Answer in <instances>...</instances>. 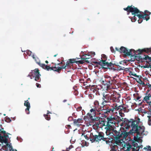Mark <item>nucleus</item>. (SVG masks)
Here are the masks:
<instances>
[{"label":"nucleus","mask_w":151,"mask_h":151,"mask_svg":"<svg viewBox=\"0 0 151 151\" xmlns=\"http://www.w3.org/2000/svg\"><path fill=\"white\" fill-rule=\"evenodd\" d=\"M106 124L108 125H111L114 126L115 124L116 120V118L114 117H112L111 116L108 117L107 118Z\"/></svg>","instance_id":"nucleus-13"},{"label":"nucleus","mask_w":151,"mask_h":151,"mask_svg":"<svg viewBox=\"0 0 151 151\" xmlns=\"http://www.w3.org/2000/svg\"><path fill=\"white\" fill-rule=\"evenodd\" d=\"M91 58V57L86 58V56H83L81 58V60L78 61H76V63L78 64H83L85 62L87 63H89V61L86 60L87 59H89Z\"/></svg>","instance_id":"nucleus-18"},{"label":"nucleus","mask_w":151,"mask_h":151,"mask_svg":"<svg viewBox=\"0 0 151 151\" xmlns=\"http://www.w3.org/2000/svg\"><path fill=\"white\" fill-rule=\"evenodd\" d=\"M101 57L102 58L104 59V60L102 59L101 61H102V60H105V61H106V60H107V57L106 56V55L104 54H103L101 55ZM101 59H102L101 58Z\"/></svg>","instance_id":"nucleus-46"},{"label":"nucleus","mask_w":151,"mask_h":151,"mask_svg":"<svg viewBox=\"0 0 151 151\" xmlns=\"http://www.w3.org/2000/svg\"><path fill=\"white\" fill-rule=\"evenodd\" d=\"M151 97V94H150V93L149 94H148V96H146L143 99V100L145 101L147 103H151V101H150L149 102V100L150 99V98Z\"/></svg>","instance_id":"nucleus-29"},{"label":"nucleus","mask_w":151,"mask_h":151,"mask_svg":"<svg viewBox=\"0 0 151 151\" xmlns=\"http://www.w3.org/2000/svg\"><path fill=\"white\" fill-rule=\"evenodd\" d=\"M101 122V123L99 125V127H98V128H102L104 126H106V125H105L106 122L105 120H104V119H102Z\"/></svg>","instance_id":"nucleus-34"},{"label":"nucleus","mask_w":151,"mask_h":151,"mask_svg":"<svg viewBox=\"0 0 151 151\" xmlns=\"http://www.w3.org/2000/svg\"><path fill=\"white\" fill-rule=\"evenodd\" d=\"M120 130L118 131L116 130V128H115L113 129V131L112 133H110V136H111L114 139H120L121 138V132Z\"/></svg>","instance_id":"nucleus-7"},{"label":"nucleus","mask_w":151,"mask_h":151,"mask_svg":"<svg viewBox=\"0 0 151 151\" xmlns=\"http://www.w3.org/2000/svg\"><path fill=\"white\" fill-rule=\"evenodd\" d=\"M103 138V133L101 132L98 133L97 134H93V133L90 134V140L92 142H100Z\"/></svg>","instance_id":"nucleus-3"},{"label":"nucleus","mask_w":151,"mask_h":151,"mask_svg":"<svg viewBox=\"0 0 151 151\" xmlns=\"http://www.w3.org/2000/svg\"><path fill=\"white\" fill-rule=\"evenodd\" d=\"M147 117L148 118V124L150 126L151 125V117L150 116H148Z\"/></svg>","instance_id":"nucleus-48"},{"label":"nucleus","mask_w":151,"mask_h":151,"mask_svg":"<svg viewBox=\"0 0 151 151\" xmlns=\"http://www.w3.org/2000/svg\"><path fill=\"white\" fill-rule=\"evenodd\" d=\"M137 110L139 112V113H144L145 114H146L147 113V112L146 111H145L143 109H142L141 108H139L137 110Z\"/></svg>","instance_id":"nucleus-42"},{"label":"nucleus","mask_w":151,"mask_h":151,"mask_svg":"<svg viewBox=\"0 0 151 151\" xmlns=\"http://www.w3.org/2000/svg\"><path fill=\"white\" fill-rule=\"evenodd\" d=\"M114 126L110 125H108L106 124V127L105 129H106V133L107 135H109L110 136V133H112L113 131V129L115 128H114Z\"/></svg>","instance_id":"nucleus-16"},{"label":"nucleus","mask_w":151,"mask_h":151,"mask_svg":"<svg viewBox=\"0 0 151 151\" xmlns=\"http://www.w3.org/2000/svg\"><path fill=\"white\" fill-rule=\"evenodd\" d=\"M118 106L117 104L116 103H114L111 106L112 109H113L114 112L115 111Z\"/></svg>","instance_id":"nucleus-37"},{"label":"nucleus","mask_w":151,"mask_h":151,"mask_svg":"<svg viewBox=\"0 0 151 151\" xmlns=\"http://www.w3.org/2000/svg\"><path fill=\"white\" fill-rule=\"evenodd\" d=\"M147 148L145 147L144 148L145 150L147 151H151V147L150 146H147Z\"/></svg>","instance_id":"nucleus-45"},{"label":"nucleus","mask_w":151,"mask_h":151,"mask_svg":"<svg viewBox=\"0 0 151 151\" xmlns=\"http://www.w3.org/2000/svg\"><path fill=\"white\" fill-rule=\"evenodd\" d=\"M121 108H122V105H119V106H118L115 111H119V112L120 111V112H121Z\"/></svg>","instance_id":"nucleus-40"},{"label":"nucleus","mask_w":151,"mask_h":151,"mask_svg":"<svg viewBox=\"0 0 151 151\" xmlns=\"http://www.w3.org/2000/svg\"><path fill=\"white\" fill-rule=\"evenodd\" d=\"M82 108L81 106H79L77 108V110L78 111H80L82 110Z\"/></svg>","instance_id":"nucleus-58"},{"label":"nucleus","mask_w":151,"mask_h":151,"mask_svg":"<svg viewBox=\"0 0 151 151\" xmlns=\"http://www.w3.org/2000/svg\"><path fill=\"white\" fill-rule=\"evenodd\" d=\"M73 120V117L72 116H70L68 119V120L69 121H71Z\"/></svg>","instance_id":"nucleus-61"},{"label":"nucleus","mask_w":151,"mask_h":151,"mask_svg":"<svg viewBox=\"0 0 151 151\" xmlns=\"http://www.w3.org/2000/svg\"><path fill=\"white\" fill-rule=\"evenodd\" d=\"M106 109H104V107L103 108V110L101 111L104 112L105 114V115H111L112 114H113L114 112L113 111V109H112L111 108L108 107L106 108Z\"/></svg>","instance_id":"nucleus-17"},{"label":"nucleus","mask_w":151,"mask_h":151,"mask_svg":"<svg viewBox=\"0 0 151 151\" xmlns=\"http://www.w3.org/2000/svg\"><path fill=\"white\" fill-rule=\"evenodd\" d=\"M138 136L139 135H137V136L134 137V139L135 141L137 142L138 143H141L142 142V139L139 137H138Z\"/></svg>","instance_id":"nucleus-30"},{"label":"nucleus","mask_w":151,"mask_h":151,"mask_svg":"<svg viewBox=\"0 0 151 151\" xmlns=\"http://www.w3.org/2000/svg\"><path fill=\"white\" fill-rule=\"evenodd\" d=\"M115 143L117 145H119V143H121V139H115Z\"/></svg>","instance_id":"nucleus-44"},{"label":"nucleus","mask_w":151,"mask_h":151,"mask_svg":"<svg viewBox=\"0 0 151 151\" xmlns=\"http://www.w3.org/2000/svg\"><path fill=\"white\" fill-rule=\"evenodd\" d=\"M24 106L27 107V108L25 109V111L27 114L29 113V109L30 107V103L28 101V100L25 101L24 104Z\"/></svg>","instance_id":"nucleus-24"},{"label":"nucleus","mask_w":151,"mask_h":151,"mask_svg":"<svg viewBox=\"0 0 151 151\" xmlns=\"http://www.w3.org/2000/svg\"><path fill=\"white\" fill-rule=\"evenodd\" d=\"M107 139L106 138H104V134L103 133V138L101 140H103L104 141H106V143L107 144L109 142V140H107Z\"/></svg>","instance_id":"nucleus-53"},{"label":"nucleus","mask_w":151,"mask_h":151,"mask_svg":"<svg viewBox=\"0 0 151 151\" xmlns=\"http://www.w3.org/2000/svg\"><path fill=\"white\" fill-rule=\"evenodd\" d=\"M145 12L144 14H139V15H138V18L139 19L143 18V19H145L146 21H147L150 19L149 15L151 14V13L147 10L145 11Z\"/></svg>","instance_id":"nucleus-14"},{"label":"nucleus","mask_w":151,"mask_h":151,"mask_svg":"<svg viewBox=\"0 0 151 151\" xmlns=\"http://www.w3.org/2000/svg\"><path fill=\"white\" fill-rule=\"evenodd\" d=\"M40 66L42 67L43 68L45 69V65L44 64H42L40 63V62L38 64Z\"/></svg>","instance_id":"nucleus-50"},{"label":"nucleus","mask_w":151,"mask_h":151,"mask_svg":"<svg viewBox=\"0 0 151 151\" xmlns=\"http://www.w3.org/2000/svg\"><path fill=\"white\" fill-rule=\"evenodd\" d=\"M101 99L103 100L101 104L104 106L108 103L111 102V95L109 94H104Z\"/></svg>","instance_id":"nucleus-8"},{"label":"nucleus","mask_w":151,"mask_h":151,"mask_svg":"<svg viewBox=\"0 0 151 151\" xmlns=\"http://www.w3.org/2000/svg\"><path fill=\"white\" fill-rule=\"evenodd\" d=\"M105 79L104 80L103 78H102V81L104 84L105 83L107 85V88H109L111 87V86L112 85V81L113 78L111 77L108 75H105L104 76Z\"/></svg>","instance_id":"nucleus-6"},{"label":"nucleus","mask_w":151,"mask_h":151,"mask_svg":"<svg viewBox=\"0 0 151 151\" xmlns=\"http://www.w3.org/2000/svg\"><path fill=\"white\" fill-rule=\"evenodd\" d=\"M54 68L55 69V70H54V71H56L59 73L60 72L62 69H67L65 65V63H64V65H62L61 67H56V66H55Z\"/></svg>","instance_id":"nucleus-25"},{"label":"nucleus","mask_w":151,"mask_h":151,"mask_svg":"<svg viewBox=\"0 0 151 151\" xmlns=\"http://www.w3.org/2000/svg\"><path fill=\"white\" fill-rule=\"evenodd\" d=\"M111 101L113 102H119L120 101L119 98L121 97L120 95L116 92H114L111 95Z\"/></svg>","instance_id":"nucleus-11"},{"label":"nucleus","mask_w":151,"mask_h":151,"mask_svg":"<svg viewBox=\"0 0 151 151\" xmlns=\"http://www.w3.org/2000/svg\"><path fill=\"white\" fill-rule=\"evenodd\" d=\"M83 120L79 118L77 119H75L73 120V123L76 125H78L79 123L83 122Z\"/></svg>","instance_id":"nucleus-27"},{"label":"nucleus","mask_w":151,"mask_h":151,"mask_svg":"<svg viewBox=\"0 0 151 151\" xmlns=\"http://www.w3.org/2000/svg\"><path fill=\"white\" fill-rule=\"evenodd\" d=\"M130 68H124V71H126V72H130Z\"/></svg>","instance_id":"nucleus-57"},{"label":"nucleus","mask_w":151,"mask_h":151,"mask_svg":"<svg viewBox=\"0 0 151 151\" xmlns=\"http://www.w3.org/2000/svg\"><path fill=\"white\" fill-rule=\"evenodd\" d=\"M88 97L90 99H93L94 98V95L92 94H90L89 95Z\"/></svg>","instance_id":"nucleus-55"},{"label":"nucleus","mask_w":151,"mask_h":151,"mask_svg":"<svg viewBox=\"0 0 151 151\" xmlns=\"http://www.w3.org/2000/svg\"><path fill=\"white\" fill-rule=\"evenodd\" d=\"M110 50H111V52H112L114 53L115 52V51L114 50L113 47H110Z\"/></svg>","instance_id":"nucleus-60"},{"label":"nucleus","mask_w":151,"mask_h":151,"mask_svg":"<svg viewBox=\"0 0 151 151\" xmlns=\"http://www.w3.org/2000/svg\"><path fill=\"white\" fill-rule=\"evenodd\" d=\"M123 149L124 151H139L138 149H135L129 144L124 145Z\"/></svg>","instance_id":"nucleus-15"},{"label":"nucleus","mask_w":151,"mask_h":151,"mask_svg":"<svg viewBox=\"0 0 151 151\" xmlns=\"http://www.w3.org/2000/svg\"><path fill=\"white\" fill-rule=\"evenodd\" d=\"M136 51L134 50V52L133 51H131V53L133 54V56L132 57L134 56L135 57H136L137 55V54H136Z\"/></svg>","instance_id":"nucleus-52"},{"label":"nucleus","mask_w":151,"mask_h":151,"mask_svg":"<svg viewBox=\"0 0 151 151\" xmlns=\"http://www.w3.org/2000/svg\"><path fill=\"white\" fill-rule=\"evenodd\" d=\"M84 80L83 79H80L79 80V81L81 83H83L84 82Z\"/></svg>","instance_id":"nucleus-64"},{"label":"nucleus","mask_w":151,"mask_h":151,"mask_svg":"<svg viewBox=\"0 0 151 151\" xmlns=\"http://www.w3.org/2000/svg\"><path fill=\"white\" fill-rule=\"evenodd\" d=\"M76 60L75 59H70L68 61L65 65L67 69L71 68V64L73 63H76Z\"/></svg>","instance_id":"nucleus-20"},{"label":"nucleus","mask_w":151,"mask_h":151,"mask_svg":"<svg viewBox=\"0 0 151 151\" xmlns=\"http://www.w3.org/2000/svg\"><path fill=\"white\" fill-rule=\"evenodd\" d=\"M39 70L38 68H36L34 70L32 71L31 74L33 78H35V80L36 81H39L40 78V74L39 72Z\"/></svg>","instance_id":"nucleus-12"},{"label":"nucleus","mask_w":151,"mask_h":151,"mask_svg":"<svg viewBox=\"0 0 151 151\" xmlns=\"http://www.w3.org/2000/svg\"><path fill=\"white\" fill-rule=\"evenodd\" d=\"M144 68H150L151 69V65H147L144 66Z\"/></svg>","instance_id":"nucleus-54"},{"label":"nucleus","mask_w":151,"mask_h":151,"mask_svg":"<svg viewBox=\"0 0 151 151\" xmlns=\"http://www.w3.org/2000/svg\"><path fill=\"white\" fill-rule=\"evenodd\" d=\"M120 53H123L124 55L126 56H133V54L131 53V51H134V49H131L129 50V52L127 48L123 46H122L120 48Z\"/></svg>","instance_id":"nucleus-9"},{"label":"nucleus","mask_w":151,"mask_h":151,"mask_svg":"<svg viewBox=\"0 0 151 151\" xmlns=\"http://www.w3.org/2000/svg\"><path fill=\"white\" fill-rule=\"evenodd\" d=\"M101 111H99V110L96 108L94 107L93 108L91 109L90 110V113H88L87 114V115L88 116H90V114H91V115H95V113L96 112H100Z\"/></svg>","instance_id":"nucleus-22"},{"label":"nucleus","mask_w":151,"mask_h":151,"mask_svg":"<svg viewBox=\"0 0 151 151\" xmlns=\"http://www.w3.org/2000/svg\"><path fill=\"white\" fill-rule=\"evenodd\" d=\"M118 68H117V70H124V67H121V66H120L119 65H118Z\"/></svg>","instance_id":"nucleus-51"},{"label":"nucleus","mask_w":151,"mask_h":151,"mask_svg":"<svg viewBox=\"0 0 151 151\" xmlns=\"http://www.w3.org/2000/svg\"><path fill=\"white\" fill-rule=\"evenodd\" d=\"M83 135L84 137L86 139H87L88 140V137L87 135H84V134L83 133L82 134V136Z\"/></svg>","instance_id":"nucleus-62"},{"label":"nucleus","mask_w":151,"mask_h":151,"mask_svg":"<svg viewBox=\"0 0 151 151\" xmlns=\"http://www.w3.org/2000/svg\"><path fill=\"white\" fill-rule=\"evenodd\" d=\"M5 121L7 122H10L11 121V120L9 118L6 117L5 118Z\"/></svg>","instance_id":"nucleus-49"},{"label":"nucleus","mask_w":151,"mask_h":151,"mask_svg":"<svg viewBox=\"0 0 151 151\" xmlns=\"http://www.w3.org/2000/svg\"><path fill=\"white\" fill-rule=\"evenodd\" d=\"M124 10L127 11L128 15L129 14L130 12H131L132 15L136 16L138 17V15L140 13L139 10L137 8L135 7L133 5L128 6L127 8H124Z\"/></svg>","instance_id":"nucleus-2"},{"label":"nucleus","mask_w":151,"mask_h":151,"mask_svg":"<svg viewBox=\"0 0 151 151\" xmlns=\"http://www.w3.org/2000/svg\"><path fill=\"white\" fill-rule=\"evenodd\" d=\"M89 118L90 119L91 122L93 123H95L97 121L100 119V117L96 116L95 115L91 116V114H90V116H89Z\"/></svg>","instance_id":"nucleus-23"},{"label":"nucleus","mask_w":151,"mask_h":151,"mask_svg":"<svg viewBox=\"0 0 151 151\" xmlns=\"http://www.w3.org/2000/svg\"><path fill=\"white\" fill-rule=\"evenodd\" d=\"M122 108H121V112H127V108L126 107H124L122 105Z\"/></svg>","instance_id":"nucleus-39"},{"label":"nucleus","mask_w":151,"mask_h":151,"mask_svg":"<svg viewBox=\"0 0 151 151\" xmlns=\"http://www.w3.org/2000/svg\"><path fill=\"white\" fill-rule=\"evenodd\" d=\"M139 58L141 60H148L149 62H151V57H149L147 55H144L143 57L140 56L139 57Z\"/></svg>","instance_id":"nucleus-26"},{"label":"nucleus","mask_w":151,"mask_h":151,"mask_svg":"<svg viewBox=\"0 0 151 151\" xmlns=\"http://www.w3.org/2000/svg\"><path fill=\"white\" fill-rule=\"evenodd\" d=\"M54 67H50L49 66L46 65L45 67V69H46L47 70H52L54 71V70H55L54 68Z\"/></svg>","instance_id":"nucleus-36"},{"label":"nucleus","mask_w":151,"mask_h":151,"mask_svg":"<svg viewBox=\"0 0 151 151\" xmlns=\"http://www.w3.org/2000/svg\"><path fill=\"white\" fill-rule=\"evenodd\" d=\"M94 63L97 66L98 65H101L102 66L101 68L104 69H107L108 68L109 69H112V66L114 67V64L110 62L109 63L105 61V60H102L101 61L99 62H94Z\"/></svg>","instance_id":"nucleus-5"},{"label":"nucleus","mask_w":151,"mask_h":151,"mask_svg":"<svg viewBox=\"0 0 151 151\" xmlns=\"http://www.w3.org/2000/svg\"><path fill=\"white\" fill-rule=\"evenodd\" d=\"M137 95H138V94H134L133 95V96L134 97V98H135L136 99V101L139 100L141 97V96L140 97L139 96H137V97L136 96Z\"/></svg>","instance_id":"nucleus-47"},{"label":"nucleus","mask_w":151,"mask_h":151,"mask_svg":"<svg viewBox=\"0 0 151 151\" xmlns=\"http://www.w3.org/2000/svg\"><path fill=\"white\" fill-rule=\"evenodd\" d=\"M124 122L125 128L128 129L131 127L132 129L129 132H127L123 129V131H121V138H125L129 134L133 135V133H136L137 135L139 136L146 135L145 133V127L140 124L141 122L139 118L130 119L129 120H125Z\"/></svg>","instance_id":"nucleus-1"},{"label":"nucleus","mask_w":151,"mask_h":151,"mask_svg":"<svg viewBox=\"0 0 151 151\" xmlns=\"http://www.w3.org/2000/svg\"><path fill=\"white\" fill-rule=\"evenodd\" d=\"M148 110L149 111H147V113L148 114V113H150V112L151 111V106H150V108L149 107L148 108Z\"/></svg>","instance_id":"nucleus-63"},{"label":"nucleus","mask_w":151,"mask_h":151,"mask_svg":"<svg viewBox=\"0 0 151 151\" xmlns=\"http://www.w3.org/2000/svg\"><path fill=\"white\" fill-rule=\"evenodd\" d=\"M137 51H139L138 53L141 54L142 53L145 52L147 53H149L151 52V47L150 48H145L142 49H139Z\"/></svg>","instance_id":"nucleus-21"},{"label":"nucleus","mask_w":151,"mask_h":151,"mask_svg":"<svg viewBox=\"0 0 151 151\" xmlns=\"http://www.w3.org/2000/svg\"><path fill=\"white\" fill-rule=\"evenodd\" d=\"M6 133L5 131H2L0 129V141L1 142L7 143V138L8 137V136L5 135Z\"/></svg>","instance_id":"nucleus-10"},{"label":"nucleus","mask_w":151,"mask_h":151,"mask_svg":"<svg viewBox=\"0 0 151 151\" xmlns=\"http://www.w3.org/2000/svg\"><path fill=\"white\" fill-rule=\"evenodd\" d=\"M7 150L9 151H17L16 150H14L13 149L12 146L10 145L7 144L6 147Z\"/></svg>","instance_id":"nucleus-28"},{"label":"nucleus","mask_w":151,"mask_h":151,"mask_svg":"<svg viewBox=\"0 0 151 151\" xmlns=\"http://www.w3.org/2000/svg\"><path fill=\"white\" fill-rule=\"evenodd\" d=\"M94 63L97 66L98 65H101L102 66L101 68L104 69H107L108 68L109 69H112V66L114 67V64L110 62L109 63L105 61V60H102L101 61L99 62H94Z\"/></svg>","instance_id":"nucleus-4"},{"label":"nucleus","mask_w":151,"mask_h":151,"mask_svg":"<svg viewBox=\"0 0 151 151\" xmlns=\"http://www.w3.org/2000/svg\"><path fill=\"white\" fill-rule=\"evenodd\" d=\"M136 16L134 15L133 17L130 18L131 21L133 22H134L137 20Z\"/></svg>","instance_id":"nucleus-43"},{"label":"nucleus","mask_w":151,"mask_h":151,"mask_svg":"<svg viewBox=\"0 0 151 151\" xmlns=\"http://www.w3.org/2000/svg\"><path fill=\"white\" fill-rule=\"evenodd\" d=\"M32 58L35 60L36 63L38 64L40 61L39 58L35 55L32 54Z\"/></svg>","instance_id":"nucleus-32"},{"label":"nucleus","mask_w":151,"mask_h":151,"mask_svg":"<svg viewBox=\"0 0 151 151\" xmlns=\"http://www.w3.org/2000/svg\"><path fill=\"white\" fill-rule=\"evenodd\" d=\"M27 54L28 55H29V56L32 55V52L31 51L28 50H27Z\"/></svg>","instance_id":"nucleus-56"},{"label":"nucleus","mask_w":151,"mask_h":151,"mask_svg":"<svg viewBox=\"0 0 151 151\" xmlns=\"http://www.w3.org/2000/svg\"><path fill=\"white\" fill-rule=\"evenodd\" d=\"M143 18H141V19L139 18V19L138 20L139 23H141L143 21Z\"/></svg>","instance_id":"nucleus-59"},{"label":"nucleus","mask_w":151,"mask_h":151,"mask_svg":"<svg viewBox=\"0 0 151 151\" xmlns=\"http://www.w3.org/2000/svg\"><path fill=\"white\" fill-rule=\"evenodd\" d=\"M44 116L45 117V119L47 120H49L50 119V115L48 114H44Z\"/></svg>","instance_id":"nucleus-41"},{"label":"nucleus","mask_w":151,"mask_h":151,"mask_svg":"<svg viewBox=\"0 0 151 151\" xmlns=\"http://www.w3.org/2000/svg\"><path fill=\"white\" fill-rule=\"evenodd\" d=\"M101 99H99V100H95L93 103V105L94 107L97 108L99 111H101L103 110V107H101L99 105V101H100Z\"/></svg>","instance_id":"nucleus-19"},{"label":"nucleus","mask_w":151,"mask_h":151,"mask_svg":"<svg viewBox=\"0 0 151 151\" xmlns=\"http://www.w3.org/2000/svg\"><path fill=\"white\" fill-rule=\"evenodd\" d=\"M103 119L100 118V119L99 120L97 121V122H96L94 125L96 126L97 128H98V127H99V125H100V123H101V121Z\"/></svg>","instance_id":"nucleus-35"},{"label":"nucleus","mask_w":151,"mask_h":151,"mask_svg":"<svg viewBox=\"0 0 151 151\" xmlns=\"http://www.w3.org/2000/svg\"><path fill=\"white\" fill-rule=\"evenodd\" d=\"M113 79H112V85L111 86L114 85L116 84L117 85L118 83V80L117 79H114V78H113Z\"/></svg>","instance_id":"nucleus-38"},{"label":"nucleus","mask_w":151,"mask_h":151,"mask_svg":"<svg viewBox=\"0 0 151 151\" xmlns=\"http://www.w3.org/2000/svg\"><path fill=\"white\" fill-rule=\"evenodd\" d=\"M111 149L110 151H117V150L118 149V147L116 145H114L113 146L112 145L111 146Z\"/></svg>","instance_id":"nucleus-33"},{"label":"nucleus","mask_w":151,"mask_h":151,"mask_svg":"<svg viewBox=\"0 0 151 151\" xmlns=\"http://www.w3.org/2000/svg\"><path fill=\"white\" fill-rule=\"evenodd\" d=\"M133 146L134 147L133 148H134L135 149H137V148L139 150V148H142L143 147V146L141 145L139 146L137 143L135 142H133Z\"/></svg>","instance_id":"nucleus-31"}]
</instances>
